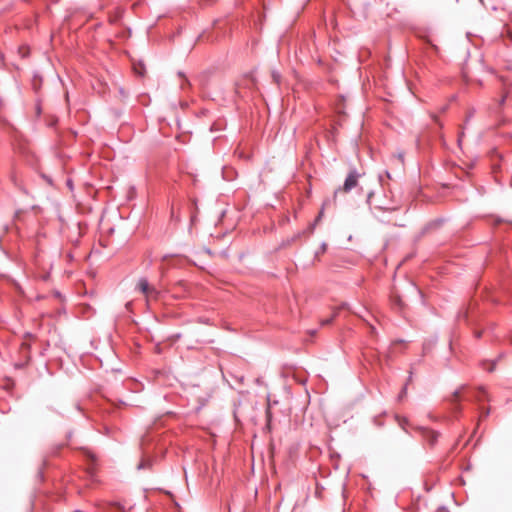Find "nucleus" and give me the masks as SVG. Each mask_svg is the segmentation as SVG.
I'll use <instances>...</instances> for the list:
<instances>
[{"label":"nucleus","mask_w":512,"mask_h":512,"mask_svg":"<svg viewBox=\"0 0 512 512\" xmlns=\"http://www.w3.org/2000/svg\"><path fill=\"white\" fill-rule=\"evenodd\" d=\"M473 115H474V110H472V111L468 114L467 119H466V122H468V121L473 117Z\"/></svg>","instance_id":"obj_13"},{"label":"nucleus","mask_w":512,"mask_h":512,"mask_svg":"<svg viewBox=\"0 0 512 512\" xmlns=\"http://www.w3.org/2000/svg\"><path fill=\"white\" fill-rule=\"evenodd\" d=\"M485 397H486V391L483 388L479 389L478 394H477L478 400H482Z\"/></svg>","instance_id":"obj_7"},{"label":"nucleus","mask_w":512,"mask_h":512,"mask_svg":"<svg viewBox=\"0 0 512 512\" xmlns=\"http://www.w3.org/2000/svg\"><path fill=\"white\" fill-rule=\"evenodd\" d=\"M336 315H337V310H336V311H334V313H333V315H332L331 317H329V318H326V319L322 320V321H321V324H322L323 326H324V325H329V324L333 321V319L335 318V316H336Z\"/></svg>","instance_id":"obj_5"},{"label":"nucleus","mask_w":512,"mask_h":512,"mask_svg":"<svg viewBox=\"0 0 512 512\" xmlns=\"http://www.w3.org/2000/svg\"><path fill=\"white\" fill-rule=\"evenodd\" d=\"M510 341H511V343H512V337H511V340H510Z\"/></svg>","instance_id":"obj_22"},{"label":"nucleus","mask_w":512,"mask_h":512,"mask_svg":"<svg viewBox=\"0 0 512 512\" xmlns=\"http://www.w3.org/2000/svg\"><path fill=\"white\" fill-rule=\"evenodd\" d=\"M135 289L144 295L147 302L151 300H158L162 295V290L151 285L145 277H142L137 281Z\"/></svg>","instance_id":"obj_1"},{"label":"nucleus","mask_w":512,"mask_h":512,"mask_svg":"<svg viewBox=\"0 0 512 512\" xmlns=\"http://www.w3.org/2000/svg\"><path fill=\"white\" fill-rule=\"evenodd\" d=\"M507 36L512 41V31L511 30H507Z\"/></svg>","instance_id":"obj_14"},{"label":"nucleus","mask_w":512,"mask_h":512,"mask_svg":"<svg viewBox=\"0 0 512 512\" xmlns=\"http://www.w3.org/2000/svg\"><path fill=\"white\" fill-rule=\"evenodd\" d=\"M149 466H150V463L148 461L143 460L138 465V469H144V468L149 467Z\"/></svg>","instance_id":"obj_10"},{"label":"nucleus","mask_w":512,"mask_h":512,"mask_svg":"<svg viewBox=\"0 0 512 512\" xmlns=\"http://www.w3.org/2000/svg\"><path fill=\"white\" fill-rule=\"evenodd\" d=\"M406 393H407V384H405L404 387L402 388V390L400 391V393L398 395V400L401 401L406 396Z\"/></svg>","instance_id":"obj_6"},{"label":"nucleus","mask_w":512,"mask_h":512,"mask_svg":"<svg viewBox=\"0 0 512 512\" xmlns=\"http://www.w3.org/2000/svg\"><path fill=\"white\" fill-rule=\"evenodd\" d=\"M505 102V98L503 97L500 101V104H503Z\"/></svg>","instance_id":"obj_17"},{"label":"nucleus","mask_w":512,"mask_h":512,"mask_svg":"<svg viewBox=\"0 0 512 512\" xmlns=\"http://www.w3.org/2000/svg\"><path fill=\"white\" fill-rule=\"evenodd\" d=\"M459 394H460V391H459V390H456V391L454 392V394H453V399H454V400H458V398H459Z\"/></svg>","instance_id":"obj_12"},{"label":"nucleus","mask_w":512,"mask_h":512,"mask_svg":"<svg viewBox=\"0 0 512 512\" xmlns=\"http://www.w3.org/2000/svg\"><path fill=\"white\" fill-rule=\"evenodd\" d=\"M46 179H47V181H48L50 184H52L51 179H49V178H46Z\"/></svg>","instance_id":"obj_21"},{"label":"nucleus","mask_w":512,"mask_h":512,"mask_svg":"<svg viewBox=\"0 0 512 512\" xmlns=\"http://www.w3.org/2000/svg\"><path fill=\"white\" fill-rule=\"evenodd\" d=\"M370 328H371V331H372V332H375V327L370 326Z\"/></svg>","instance_id":"obj_19"},{"label":"nucleus","mask_w":512,"mask_h":512,"mask_svg":"<svg viewBox=\"0 0 512 512\" xmlns=\"http://www.w3.org/2000/svg\"><path fill=\"white\" fill-rule=\"evenodd\" d=\"M495 366H496V363H495V362H492V363L490 364V366L487 368V370H488L489 372H492V371L495 369Z\"/></svg>","instance_id":"obj_11"},{"label":"nucleus","mask_w":512,"mask_h":512,"mask_svg":"<svg viewBox=\"0 0 512 512\" xmlns=\"http://www.w3.org/2000/svg\"><path fill=\"white\" fill-rule=\"evenodd\" d=\"M360 177H361V174L358 172V170L356 168L351 169L344 181L343 186L335 191L334 198H336L338 192H340V191L348 193L352 189L356 188L358 186V181H359Z\"/></svg>","instance_id":"obj_2"},{"label":"nucleus","mask_w":512,"mask_h":512,"mask_svg":"<svg viewBox=\"0 0 512 512\" xmlns=\"http://www.w3.org/2000/svg\"><path fill=\"white\" fill-rule=\"evenodd\" d=\"M417 431H419L422 435V437L431 445L433 446L439 437V433L437 431L425 428V427H416Z\"/></svg>","instance_id":"obj_3"},{"label":"nucleus","mask_w":512,"mask_h":512,"mask_svg":"<svg viewBox=\"0 0 512 512\" xmlns=\"http://www.w3.org/2000/svg\"><path fill=\"white\" fill-rule=\"evenodd\" d=\"M385 174H386V176H387L388 178H390V174H389V172H388V171H385Z\"/></svg>","instance_id":"obj_18"},{"label":"nucleus","mask_w":512,"mask_h":512,"mask_svg":"<svg viewBox=\"0 0 512 512\" xmlns=\"http://www.w3.org/2000/svg\"><path fill=\"white\" fill-rule=\"evenodd\" d=\"M394 158H396L397 160H399V162L401 164L404 163V153L403 152H399L397 153L396 155H394Z\"/></svg>","instance_id":"obj_9"},{"label":"nucleus","mask_w":512,"mask_h":512,"mask_svg":"<svg viewBox=\"0 0 512 512\" xmlns=\"http://www.w3.org/2000/svg\"><path fill=\"white\" fill-rule=\"evenodd\" d=\"M396 421L403 431H405L406 433H409L408 427H410V422L407 418L401 417V416H396Z\"/></svg>","instance_id":"obj_4"},{"label":"nucleus","mask_w":512,"mask_h":512,"mask_svg":"<svg viewBox=\"0 0 512 512\" xmlns=\"http://www.w3.org/2000/svg\"><path fill=\"white\" fill-rule=\"evenodd\" d=\"M373 195V192H369L368 195H367V198H368V201L370 200V198L372 197Z\"/></svg>","instance_id":"obj_16"},{"label":"nucleus","mask_w":512,"mask_h":512,"mask_svg":"<svg viewBox=\"0 0 512 512\" xmlns=\"http://www.w3.org/2000/svg\"><path fill=\"white\" fill-rule=\"evenodd\" d=\"M503 356H504V354H503V353H501V354L499 355L498 359H501Z\"/></svg>","instance_id":"obj_20"},{"label":"nucleus","mask_w":512,"mask_h":512,"mask_svg":"<svg viewBox=\"0 0 512 512\" xmlns=\"http://www.w3.org/2000/svg\"><path fill=\"white\" fill-rule=\"evenodd\" d=\"M273 80L278 84L280 82L281 75L280 73L273 71L272 72Z\"/></svg>","instance_id":"obj_8"},{"label":"nucleus","mask_w":512,"mask_h":512,"mask_svg":"<svg viewBox=\"0 0 512 512\" xmlns=\"http://www.w3.org/2000/svg\"><path fill=\"white\" fill-rule=\"evenodd\" d=\"M481 334H482V332H481V331H476V332H475V337H476V338H480V337H481Z\"/></svg>","instance_id":"obj_15"}]
</instances>
